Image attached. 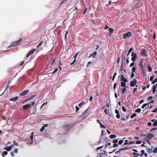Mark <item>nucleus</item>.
Segmentation results:
<instances>
[{"label": "nucleus", "mask_w": 157, "mask_h": 157, "mask_svg": "<svg viewBox=\"0 0 157 157\" xmlns=\"http://www.w3.org/2000/svg\"><path fill=\"white\" fill-rule=\"evenodd\" d=\"M157 82V78H155L154 79V80L153 81H152V84H154V83H155Z\"/></svg>", "instance_id": "nucleus-43"}, {"label": "nucleus", "mask_w": 157, "mask_h": 157, "mask_svg": "<svg viewBox=\"0 0 157 157\" xmlns=\"http://www.w3.org/2000/svg\"><path fill=\"white\" fill-rule=\"evenodd\" d=\"M137 80L135 79H134L133 80L130 82V86L131 87H134L136 85V83L137 82Z\"/></svg>", "instance_id": "nucleus-7"}, {"label": "nucleus", "mask_w": 157, "mask_h": 157, "mask_svg": "<svg viewBox=\"0 0 157 157\" xmlns=\"http://www.w3.org/2000/svg\"><path fill=\"white\" fill-rule=\"evenodd\" d=\"M29 92V90H26L23 91L20 94V95L21 96H23L26 95Z\"/></svg>", "instance_id": "nucleus-9"}, {"label": "nucleus", "mask_w": 157, "mask_h": 157, "mask_svg": "<svg viewBox=\"0 0 157 157\" xmlns=\"http://www.w3.org/2000/svg\"><path fill=\"white\" fill-rule=\"evenodd\" d=\"M108 31H109L110 33L111 34L113 33L114 31V29L112 28H109L108 29Z\"/></svg>", "instance_id": "nucleus-21"}, {"label": "nucleus", "mask_w": 157, "mask_h": 157, "mask_svg": "<svg viewBox=\"0 0 157 157\" xmlns=\"http://www.w3.org/2000/svg\"><path fill=\"white\" fill-rule=\"evenodd\" d=\"M154 136V135L151 134H149L147 136V138L149 140H151Z\"/></svg>", "instance_id": "nucleus-14"}, {"label": "nucleus", "mask_w": 157, "mask_h": 157, "mask_svg": "<svg viewBox=\"0 0 157 157\" xmlns=\"http://www.w3.org/2000/svg\"><path fill=\"white\" fill-rule=\"evenodd\" d=\"M58 68H56L55 70L54 71H53V72L52 73L53 74H54L55 73H56L58 71Z\"/></svg>", "instance_id": "nucleus-55"}, {"label": "nucleus", "mask_w": 157, "mask_h": 157, "mask_svg": "<svg viewBox=\"0 0 157 157\" xmlns=\"http://www.w3.org/2000/svg\"><path fill=\"white\" fill-rule=\"evenodd\" d=\"M45 128L44 127V126H43L40 129V131L41 132H42L45 129Z\"/></svg>", "instance_id": "nucleus-38"}, {"label": "nucleus", "mask_w": 157, "mask_h": 157, "mask_svg": "<svg viewBox=\"0 0 157 157\" xmlns=\"http://www.w3.org/2000/svg\"><path fill=\"white\" fill-rule=\"evenodd\" d=\"M100 126L101 127V128H105V126L103 125L102 124H101V123L100 124Z\"/></svg>", "instance_id": "nucleus-41"}, {"label": "nucleus", "mask_w": 157, "mask_h": 157, "mask_svg": "<svg viewBox=\"0 0 157 157\" xmlns=\"http://www.w3.org/2000/svg\"><path fill=\"white\" fill-rule=\"evenodd\" d=\"M107 156V153L105 151L100 153L98 155V157H105Z\"/></svg>", "instance_id": "nucleus-4"}, {"label": "nucleus", "mask_w": 157, "mask_h": 157, "mask_svg": "<svg viewBox=\"0 0 157 157\" xmlns=\"http://www.w3.org/2000/svg\"><path fill=\"white\" fill-rule=\"evenodd\" d=\"M156 88V87L155 85H154L152 89V92L153 94H154L155 92V90Z\"/></svg>", "instance_id": "nucleus-23"}, {"label": "nucleus", "mask_w": 157, "mask_h": 157, "mask_svg": "<svg viewBox=\"0 0 157 157\" xmlns=\"http://www.w3.org/2000/svg\"><path fill=\"white\" fill-rule=\"evenodd\" d=\"M132 154L135 155V157H138V156H139V155H139V154H138V153H135V152H134Z\"/></svg>", "instance_id": "nucleus-27"}, {"label": "nucleus", "mask_w": 157, "mask_h": 157, "mask_svg": "<svg viewBox=\"0 0 157 157\" xmlns=\"http://www.w3.org/2000/svg\"><path fill=\"white\" fill-rule=\"evenodd\" d=\"M74 126V124H67L64 125L63 127V129L66 131H68Z\"/></svg>", "instance_id": "nucleus-2"}, {"label": "nucleus", "mask_w": 157, "mask_h": 157, "mask_svg": "<svg viewBox=\"0 0 157 157\" xmlns=\"http://www.w3.org/2000/svg\"><path fill=\"white\" fill-rule=\"evenodd\" d=\"M154 78V76H152L150 78V80L151 81H152Z\"/></svg>", "instance_id": "nucleus-54"}, {"label": "nucleus", "mask_w": 157, "mask_h": 157, "mask_svg": "<svg viewBox=\"0 0 157 157\" xmlns=\"http://www.w3.org/2000/svg\"><path fill=\"white\" fill-rule=\"evenodd\" d=\"M67 1L66 0H63L62 2L60 3L59 4V6H61L62 5L64 2H66Z\"/></svg>", "instance_id": "nucleus-35"}, {"label": "nucleus", "mask_w": 157, "mask_h": 157, "mask_svg": "<svg viewBox=\"0 0 157 157\" xmlns=\"http://www.w3.org/2000/svg\"><path fill=\"white\" fill-rule=\"evenodd\" d=\"M79 108L77 106H76V111L78 112L79 110Z\"/></svg>", "instance_id": "nucleus-62"}, {"label": "nucleus", "mask_w": 157, "mask_h": 157, "mask_svg": "<svg viewBox=\"0 0 157 157\" xmlns=\"http://www.w3.org/2000/svg\"><path fill=\"white\" fill-rule=\"evenodd\" d=\"M86 104V102H84V101H83L81 103H80L79 105H78L80 107L82 105H84V104Z\"/></svg>", "instance_id": "nucleus-26"}, {"label": "nucleus", "mask_w": 157, "mask_h": 157, "mask_svg": "<svg viewBox=\"0 0 157 157\" xmlns=\"http://www.w3.org/2000/svg\"><path fill=\"white\" fill-rule=\"evenodd\" d=\"M118 140H113L112 142L113 143H114V144H115L117 143L118 142Z\"/></svg>", "instance_id": "nucleus-46"}, {"label": "nucleus", "mask_w": 157, "mask_h": 157, "mask_svg": "<svg viewBox=\"0 0 157 157\" xmlns=\"http://www.w3.org/2000/svg\"><path fill=\"white\" fill-rule=\"evenodd\" d=\"M133 49V48H130L129 49V51H128L129 53H131V52L132 51Z\"/></svg>", "instance_id": "nucleus-52"}, {"label": "nucleus", "mask_w": 157, "mask_h": 157, "mask_svg": "<svg viewBox=\"0 0 157 157\" xmlns=\"http://www.w3.org/2000/svg\"><path fill=\"white\" fill-rule=\"evenodd\" d=\"M10 154L11 155L12 157H13L14 156V154L13 152V151L11 152L10 153Z\"/></svg>", "instance_id": "nucleus-59"}, {"label": "nucleus", "mask_w": 157, "mask_h": 157, "mask_svg": "<svg viewBox=\"0 0 157 157\" xmlns=\"http://www.w3.org/2000/svg\"><path fill=\"white\" fill-rule=\"evenodd\" d=\"M36 95H33L31 97V98H30V100L32 99V98H34L35 96H36Z\"/></svg>", "instance_id": "nucleus-50"}, {"label": "nucleus", "mask_w": 157, "mask_h": 157, "mask_svg": "<svg viewBox=\"0 0 157 157\" xmlns=\"http://www.w3.org/2000/svg\"><path fill=\"white\" fill-rule=\"evenodd\" d=\"M47 104V102H46V103H43V104H42V106H41V107H40V109H41L42 108H43V107L44 105H46Z\"/></svg>", "instance_id": "nucleus-53"}, {"label": "nucleus", "mask_w": 157, "mask_h": 157, "mask_svg": "<svg viewBox=\"0 0 157 157\" xmlns=\"http://www.w3.org/2000/svg\"><path fill=\"white\" fill-rule=\"evenodd\" d=\"M153 152L154 153H157V148L156 147H155L153 151Z\"/></svg>", "instance_id": "nucleus-39"}, {"label": "nucleus", "mask_w": 157, "mask_h": 157, "mask_svg": "<svg viewBox=\"0 0 157 157\" xmlns=\"http://www.w3.org/2000/svg\"><path fill=\"white\" fill-rule=\"evenodd\" d=\"M7 152L6 151H4L2 152V155L3 156V155H6L7 154Z\"/></svg>", "instance_id": "nucleus-30"}, {"label": "nucleus", "mask_w": 157, "mask_h": 157, "mask_svg": "<svg viewBox=\"0 0 157 157\" xmlns=\"http://www.w3.org/2000/svg\"><path fill=\"white\" fill-rule=\"evenodd\" d=\"M33 134H34V132H33L32 133L30 137V139L32 141V142H31L30 143V144L33 143Z\"/></svg>", "instance_id": "nucleus-18"}, {"label": "nucleus", "mask_w": 157, "mask_h": 157, "mask_svg": "<svg viewBox=\"0 0 157 157\" xmlns=\"http://www.w3.org/2000/svg\"><path fill=\"white\" fill-rule=\"evenodd\" d=\"M22 40V38H20V39L18 40L12 42L10 44L8 47V48L11 47H15L19 45L21 43Z\"/></svg>", "instance_id": "nucleus-1"}, {"label": "nucleus", "mask_w": 157, "mask_h": 157, "mask_svg": "<svg viewBox=\"0 0 157 157\" xmlns=\"http://www.w3.org/2000/svg\"><path fill=\"white\" fill-rule=\"evenodd\" d=\"M120 68H121V71H122L123 70V69H124V68L123 67V62L122 63L121 65V67H120Z\"/></svg>", "instance_id": "nucleus-32"}, {"label": "nucleus", "mask_w": 157, "mask_h": 157, "mask_svg": "<svg viewBox=\"0 0 157 157\" xmlns=\"http://www.w3.org/2000/svg\"><path fill=\"white\" fill-rule=\"evenodd\" d=\"M13 151L15 153H17L18 152V149L17 148H15Z\"/></svg>", "instance_id": "nucleus-49"}, {"label": "nucleus", "mask_w": 157, "mask_h": 157, "mask_svg": "<svg viewBox=\"0 0 157 157\" xmlns=\"http://www.w3.org/2000/svg\"><path fill=\"white\" fill-rule=\"evenodd\" d=\"M137 115L135 113H133L130 117V118H131V119H132L134 117H136V116Z\"/></svg>", "instance_id": "nucleus-25"}, {"label": "nucleus", "mask_w": 157, "mask_h": 157, "mask_svg": "<svg viewBox=\"0 0 157 157\" xmlns=\"http://www.w3.org/2000/svg\"><path fill=\"white\" fill-rule=\"evenodd\" d=\"M147 52L145 49L143 48L141 50V55L143 56H147Z\"/></svg>", "instance_id": "nucleus-6"}, {"label": "nucleus", "mask_w": 157, "mask_h": 157, "mask_svg": "<svg viewBox=\"0 0 157 157\" xmlns=\"http://www.w3.org/2000/svg\"><path fill=\"white\" fill-rule=\"evenodd\" d=\"M131 147H125L124 148H121L119 150V151H122V150H127L128 149H129V148H130Z\"/></svg>", "instance_id": "nucleus-24"}, {"label": "nucleus", "mask_w": 157, "mask_h": 157, "mask_svg": "<svg viewBox=\"0 0 157 157\" xmlns=\"http://www.w3.org/2000/svg\"><path fill=\"white\" fill-rule=\"evenodd\" d=\"M116 117L118 119H119L120 118V114H117Z\"/></svg>", "instance_id": "nucleus-61"}, {"label": "nucleus", "mask_w": 157, "mask_h": 157, "mask_svg": "<svg viewBox=\"0 0 157 157\" xmlns=\"http://www.w3.org/2000/svg\"><path fill=\"white\" fill-rule=\"evenodd\" d=\"M132 35L131 33L130 32H128L127 33H125L123 35V38L125 39L128 37H129Z\"/></svg>", "instance_id": "nucleus-5"}, {"label": "nucleus", "mask_w": 157, "mask_h": 157, "mask_svg": "<svg viewBox=\"0 0 157 157\" xmlns=\"http://www.w3.org/2000/svg\"><path fill=\"white\" fill-rule=\"evenodd\" d=\"M147 105V104L146 103L144 104L141 107L142 108H144Z\"/></svg>", "instance_id": "nucleus-48"}, {"label": "nucleus", "mask_w": 157, "mask_h": 157, "mask_svg": "<svg viewBox=\"0 0 157 157\" xmlns=\"http://www.w3.org/2000/svg\"><path fill=\"white\" fill-rule=\"evenodd\" d=\"M117 84V83H115L114 84L113 87L114 89H116Z\"/></svg>", "instance_id": "nucleus-58"}, {"label": "nucleus", "mask_w": 157, "mask_h": 157, "mask_svg": "<svg viewBox=\"0 0 157 157\" xmlns=\"http://www.w3.org/2000/svg\"><path fill=\"white\" fill-rule=\"evenodd\" d=\"M147 67L149 72H151L152 71V68L150 66V64L148 65Z\"/></svg>", "instance_id": "nucleus-16"}, {"label": "nucleus", "mask_w": 157, "mask_h": 157, "mask_svg": "<svg viewBox=\"0 0 157 157\" xmlns=\"http://www.w3.org/2000/svg\"><path fill=\"white\" fill-rule=\"evenodd\" d=\"M18 99V97L17 96H16V97H15L14 98H11L10 99V101H16Z\"/></svg>", "instance_id": "nucleus-13"}, {"label": "nucleus", "mask_w": 157, "mask_h": 157, "mask_svg": "<svg viewBox=\"0 0 157 157\" xmlns=\"http://www.w3.org/2000/svg\"><path fill=\"white\" fill-rule=\"evenodd\" d=\"M153 98V97L152 96H149L147 98V100H150L152 99Z\"/></svg>", "instance_id": "nucleus-51"}, {"label": "nucleus", "mask_w": 157, "mask_h": 157, "mask_svg": "<svg viewBox=\"0 0 157 157\" xmlns=\"http://www.w3.org/2000/svg\"><path fill=\"white\" fill-rule=\"evenodd\" d=\"M36 51V50L35 48H33L31 50L29 51V53L31 55L33 54L34 52Z\"/></svg>", "instance_id": "nucleus-17"}, {"label": "nucleus", "mask_w": 157, "mask_h": 157, "mask_svg": "<svg viewBox=\"0 0 157 157\" xmlns=\"http://www.w3.org/2000/svg\"><path fill=\"white\" fill-rule=\"evenodd\" d=\"M31 107V105L30 104H28L24 105L23 106L22 108L24 109H27L28 108H30Z\"/></svg>", "instance_id": "nucleus-11"}, {"label": "nucleus", "mask_w": 157, "mask_h": 157, "mask_svg": "<svg viewBox=\"0 0 157 157\" xmlns=\"http://www.w3.org/2000/svg\"><path fill=\"white\" fill-rule=\"evenodd\" d=\"M137 89L136 88H135L133 90V93H134L137 90Z\"/></svg>", "instance_id": "nucleus-63"}, {"label": "nucleus", "mask_w": 157, "mask_h": 157, "mask_svg": "<svg viewBox=\"0 0 157 157\" xmlns=\"http://www.w3.org/2000/svg\"><path fill=\"white\" fill-rule=\"evenodd\" d=\"M131 56L132 57L131 59L134 62L136 60V59L137 57V55L136 53H134V52H132L131 54Z\"/></svg>", "instance_id": "nucleus-3"}, {"label": "nucleus", "mask_w": 157, "mask_h": 157, "mask_svg": "<svg viewBox=\"0 0 157 157\" xmlns=\"http://www.w3.org/2000/svg\"><path fill=\"white\" fill-rule=\"evenodd\" d=\"M141 111V109L140 108H138L137 109H136L135 110V112L137 113H139Z\"/></svg>", "instance_id": "nucleus-33"}, {"label": "nucleus", "mask_w": 157, "mask_h": 157, "mask_svg": "<svg viewBox=\"0 0 157 157\" xmlns=\"http://www.w3.org/2000/svg\"><path fill=\"white\" fill-rule=\"evenodd\" d=\"M44 41H42L41 42L39 43V44H38V45L37 47V48H38L40 47L43 44V43Z\"/></svg>", "instance_id": "nucleus-29"}, {"label": "nucleus", "mask_w": 157, "mask_h": 157, "mask_svg": "<svg viewBox=\"0 0 157 157\" xmlns=\"http://www.w3.org/2000/svg\"><path fill=\"white\" fill-rule=\"evenodd\" d=\"M144 62V59H141L140 60V67L142 70H143L144 67V66L143 65V63Z\"/></svg>", "instance_id": "nucleus-8"}, {"label": "nucleus", "mask_w": 157, "mask_h": 157, "mask_svg": "<svg viewBox=\"0 0 157 157\" xmlns=\"http://www.w3.org/2000/svg\"><path fill=\"white\" fill-rule=\"evenodd\" d=\"M134 77V74L132 72L131 75V78H133Z\"/></svg>", "instance_id": "nucleus-64"}, {"label": "nucleus", "mask_w": 157, "mask_h": 157, "mask_svg": "<svg viewBox=\"0 0 157 157\" xmlns=\"http://www.w3.org/2000/svg\"><path fill=\"white\" fill-rule=\"evenodd\" d=\"M123 140H121L119 141L118 142V144H121L123 143Z\"/></svg>", "instance_id": "nucleus-40"}, {"label": "nucleus", "mask_w": 157, "mask_h": 157, "mask_svg": "<svg viewBox=\"0 0 157 157\" xmlns=\"http://www.w3.org/2000/svg\"><path fill=\"white\" fill-rule=\"evenodd\" d=\"M136 67H133L132 69V72L133 73L134 72L136 71Z\"/></svg>", "instance_id": "nucleus-34"}, {"label": "nucleus", "mask_w": 157, "mask_h": 157, "mask_svg": "<svg viewBox=\"0 0 157 157\" xmlns=\"http://www.w3.org/2000/svg\"><path fill=\"white\" fill-rule=\"evenodd\" d=\"M147 151L149 153H150L151 152H152V148H147Z\"/></svg>", "instance_id": "nucleus-28"}, {"label": "nucleus", "mask_w": 157, "mask_h": 157, "mask_svg": "<svg viewBox=\"0 0 157 157\" xmlns=\"http://www.w3.org/2000/svg\"><path fill=\"white\" fill-rule=\"evenodd\" d=\"M120 80L121 81H122L123 82H127L128 81L127 79L124 78L123 75H121Z\"/></svg>", "instance_id": "nucleus-10"}, {"label": "nucleus", "mask_w": 157, "mask_h": 157, "mask_svg": "<svg viewBox=\"0 0 157 157\" xmlns=\"http://www.w3.org/2000/svg\"><path fill=\"white\" fill-rule=\"evenodd\" d=\"M153 126H157V121H155V122H154L153 123Z\"/></svg>", "instance_id": "nucleus-47"}, {"label": "nucleus", "mask_w": 157, "mask_h": 157, "mask_svg": "<svg viewBox=\"0 0 157 157\" xmlns=\"http://www.w3.org/2000/svg\"><path fill=\"white\" fill-rule=\"evenodd\" d=\"M141 153L140 154V155L141 156H142L144 153V151L143 150H142L141 151Z\"/></svg>", "instance_id": "nucleus-36"}, {"label": "nucleus", "mask_w": 157, "mask_h": 157, "mask_svg": "<svg viewBox=\"0 0 157 157\" xmlns=\"http://www.w3.org/2000/svg\"><path fill=\"white\" fill-rule=\"evenodd\" d=\"M115 113L117 114H119V111L117 109H116L115 110Z\"/></svg>", "instance_id": "nucleus-60"}, {"label": "nucleus", "mask_w": 157, "mask_h": 157, "mask_svg": "<svg viewBox=\"0 0 157 157\" xmlns=\"http://www.w3.org/2000/svg\"><path fill=\"white\" fill-rule=\"evenodd\" d=\"M13 144L15 146H17L18 145V144L15 141L13 140Z\"/></svg>", "instance_id": "nucleus-37"}, {"label": "nucleus", "mask_w": 157, "mask_h": 157, "mask_svg": "<svg viewBox=\"0 0 157 157\" xmlns=\"http://www.w3.org/2000/svg\"><path fill=\"white\" fill-rule=\"evenodd\" d=\"M134 65V63L133 62V63H131V64H130V67H133Z\"/></svg>", "instance_id": "nucleus-57"}, {"label": "nucleus", "mask_w": 157, "mask_h": 157, "mask_svg": "<svg viewBox=\"0 0 157 157\" xmlns=\"http://www.w3.org/2000/svg\"><path fill=\"white\" fill-rule=\"evenodd\" d=\"M122 109L124 112H125L126 111V109L124 106L122 107Z\"/></svg>", "instance_id": "nucleus-56"}, {"label": "nucleus", "mask_w": 157, "mask_h": 157, "mask_svg": "<svg viewBox=\"0 0 157 157\" xmlns=\"http://www.w3.org/2000/svg\"><path fill=\"white\" fill-rule=\"evenodd\" d=\"M116 136L115 135H111L109 136V137L111 139H112L116 137Z\"/></svg>", "instance_id": "nucleus-31"}, {"label": "nucleus", "mask_w": 157, "mask_h": 157, "mask_svg": "<svg viewBox=\"0 0 157 157\" xmlns=\"http://www.w3.org/2000/svg\"><path fill=\"white\" fill-rule=\"evenodd\" d=\"M126 82H122L121 83V86L122 87H125L126 85Z\"/></svg>", "instance_id": "nucleus-19"}, {"label": "nucleus", "mask_w": 157, "mask_h": 157, "mask_svg": "<svg viewBox=\"0 0 157 157\" xmlns=\"http://www.w3.org/2000/svg\"><path fill=\"white\" fill-rule=\"evenodd\" d=\"M97 52L96 51H94L90 55V56H89V58L92 56L94 58L97 56Z\"/></svg>", "instance_id": "nucleus-12"}, {"label": "nucleus", "mask_w": 157, "mask_h": 157, "mask_svg": "<svg viewBox=\"0 0 157 157\" xmlns=\"http://www.w3.org/2000/svg\"><path fill=\"white\" fill-rule=\"evenodd\" d=\"M125 142L124 143L123 145H125L128 144V143H127L128 142V140H125Z\"/></svg>", "instance_id": "nucleus-42"}, {"label": "nucleus", "mask_w": 157, "mask_h": 157, "mask_svg": "<svg viewBox=\"0 0 157 157\" xmlns=\"http://www.w3.org/2000/svg\"><path fill=\"white\" fill-rule=\"evenodd\" d=\"M11 146H9L8 147L4 148L3 149L6 150L7 151H10L11 150Z\"/></svg>", "instance_id": "nucleus-15"}, {"label": "nucleus", "mask_w": 157, "mask_h": 157, "mask_svg": "<svg viewBox=\"0 0 157 157\" xmlns=\"http://www.w3.org/2000/svg\"><path fill=\"white\" fill-rule=\"evenodd\" d=\"M116 75H117V73H115L114 74V75H113V78L112 79V81H113L114 80V79L115 78V76H116Z\"/></svg>", "instance_id": "nucleus-45"}, {"label": "nucleus", "mask_w": 157, "mask_h": 157, "mask_svg": "<svg viewBox=\"0 0 157 157\" xmlns=\"http://www.w3.org/2000/svg\"><path fill=\"white\" fill-rule=\"evenodd\" d=\"M118 145V144H113V147H117Z\"/></svg>", "instance_id": "nucleus-44"}, {"label": "nucleus", "mask_w": 157, "mask_h": 157, "mask_svg": "<svg viewBox=\"0 0 157 157\" xmlns=\"http://www.w3.org/2000/svg\"><path fill=\"white\" fill-rule=\"evenodd\" d=\"M123 88H122V94H124L125 91L126 90V87H123Z\"/></svg>", "instance_id": "nucleus-20"}, {"label": "nucleus", "mask_w": 157, "mask_h": 157, "mask_svg": "<svg viewBox=\"0 0 157 157\" xmlns=\"http://www.w3.org/2000/svg\"><path fill=\"white\" fill-rule=\"evenodd\" d=\"M104 112L107 115H109V110L107 109H105Z\"/></svg>", "instance_id": "nucleus-22"}]
</instances>
